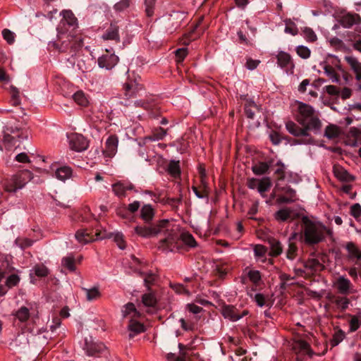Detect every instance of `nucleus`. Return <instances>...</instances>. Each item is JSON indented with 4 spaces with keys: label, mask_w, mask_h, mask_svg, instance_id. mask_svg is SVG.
I'll return each mask as SVG.
<instances>
[{
    "label": "nucleus",
    "mask_w": 361,
    "mask_h": 361,
    "mask_svg": "<svg viewBox=\"0 0 361 361\" xmlns=\"http://www.w3.org/2000/svg\"><path fill=\"white\" fill-rule=\"evenodd\" d=\"M133 234L144 238L160 236L158 249L162 251L173 252L178 248V235L174 225L167 219L150 225H137L133 228Z\"/></svg>",
    "instance_id": "nucleus-1"
},
{
    "label": "nucleus",
    "mask_w": 361,
    "mask_h": 361,
    "mask_svg": "<svg viewBox=\"0 0 361 361\" xmlns=\"http://www.w3.org/2000/svg\"><path fill=\"white\" fill-rule=\"evenodd\" d=\"M63 19L61 20V27L58 28V39L61 42H53V47L61 52H69L73 55L80 50L83 46V39L81 35L72 34L71 32L66 33L64 31L68 29V25L72 31L78 27V20L73 13L70 10H63L61 12Z\"/></svg>",
    "instance_id": "nucleus-2"
},
{
    "label": "nucleus",
    "mask_w": 361,
    "mask_h": 361,
    "mask_svg": "<svg viewBox=\"0 0 361 361\" xmlns=\"http://www.w3.org/2000/svg\"><path fill=\"white\" fill-rule=\"evenodd\" d=\"M8 130L13 135L5 134L3 139V145L6 151V156L11 157L12 152L17 151L14 158H29V157H37L44 158L37 153L36 150L33 152H18L19 145H16L18 139H27L30 135L29 128L25 124H18L11 127Z\"/></svg>",
    "instance_id": "nucleus-3"
},
{
    "label": "nucleus",
    "mask_w": 361,
    "mask_h": 361,
    "mask_svg": "<svg viewBox=\"0 0 361 361\" xmlns=\"http://www.w3.org/2000/svg\"><path fill=\"white\" fill-rule=\"evenodd\" d=\"M304 240L307 244L313 245L321 242L327 232L326 226L307 217L302 218Z\"/></svg>",
    "instance_id": "nucleus-4"
},
{
    "label": "nucleus",
    "mask_w": 361,
    "mask_h": 361,
    "mask_svg": "<svg viewBox=\"0 0 361 361\" xmlns=\"http://www.w3.org/2000/svg\"><path fill=\"white\" fill-rule=\"evenodd\" d=\"M297 121L300 125H305L315 133L319 132L322 127V122L315 115L314 109L310 105L302 102L298 104Z\"/></svg>",
    "instance_id": "nucleus-5"
},
{
    "label": "nucleus",
    "mask_w": 361,
    "mask_h": 361,
    "mask_svg": "<svg viewBox=\"0 0 361 361\" xmlns=\"http://www.w3.org/2000/svg\"><path fill=\"white\" fill-rule=\"evenodd\" d=\"M32 178L30 171L24 170L12 176L4 182V189L7 192H16L23 188L25 184Z\"/></svg>",
    "instance_id": "nucleus-6"
},
{
    "label": "nucleus",
    "mask_w": 361,
    "mask_h": 361,
    "mask_svg": "<svg viewBox=\"0 0 361 361\" xmlns=\"http://www.w3.org/2000/svg\"><path fill=\"white\" fill-rule=\"evenodd\" d=\"M302 128L298 126L293 121H289L286 123V128L289 133L295 137H303L301 140H294V143L297 144H310L313 139L310 136L309 131L310 128H307L305 125H302Z\"/></svg>",
    "instance_id": "nucleus-7"
},
{
    "label": "nucleus",
    "mask_w": 361,
    "mask_h": 361,
    "mask_svg": "<svg viewBox=\"0 0 361 361\" xmlns=\"http://www.w3.org/2000/svg\"><path fill=\"white\" fill-rule=\"evenodd\" d=\"M276 63L281 68L283 69L288 74L293 73L295 63L290 54L279 51L276 55Z\"/></svg>",
    "instance_id": "nucleus-8"
},
{
    "label": "nucleus",
    "mask_w": 361,
    "mask_h": 361,
    "mask_svg": "<svg viewBox=\"0 0 361 361\" xmlns=\"http://www.w3.org/2000/svg\"><path fill=\"white\" fill-rule=\"evenodd\" d=\"M69 147L75 152H82L87 149L89 140L82 135L73 133L68 136Z\"/></svg>",
    "instance_id": "nucleus-9"
},
{
    "label": "nucleus",
    "mask_w": 361,
    "mask_h": 361,
    "mask_svg": "<svg viewBox=\"0 0 361 361\" xmlns=\"http://www.w3.org/2000/svg\"><path fill=\"white\" fill-rule=\"evenodd\" d=\"M293 348L297 354V360L302 361L305 356L311 357L313 351L308 343L303 340H297L293 343Z\"/></svg>",
    "instance_id": "nucleus-10"
},
{
    "label": "nucleus",
    "mask_w": 361,
    "mask_h": 361,
    "mask_svg": "<svg viewBox=\"0 0 361 361\" xmlns=\"http://www.w3.org/2000/svg\"><path fill=\"white\" fill-rule=\"evenodd\" d=\"M75 238L81 245H85L92 243L96 240L103 238L99 233H95L94 235L92 231L88 229H80L75 233Z\"/></svg>",
    "instance_id": "nucleus-11"
},
{
    "label": "nucleus",
    "mask_w": 361,
    "mask_h": 361,
    "mask_svg": "<svg viewBox=\"0 0 361 361\" xmlns=\"http://www.w3.org/2000/svg\"><path fill=\"white\" fill-rule=\"evenodd\" d=\"M118 137L116 135H111L106 139L104 147L103 149V154L106 157H114L118 149Z\"/></svg>",
    "instance_id": "nucleus-12"
},
{
    "label": "nucleus",
    "mask_w": 361,
    "mask_h": 361,
    "mask_svg": "<svg viewBox=\"0 0 361 361\" xmlns=\"http://www.w3.org/2000/svg\"><path fill=\"white\" fill-rule=\"evenodd\" d=\"M123 90L127 98L135 97L140 91L143 90V85L137 80H129L123 85Z\"/></svg>",
    "instance_id": "nucleus-13"
},
{
    "label": "nucleus",
    "mask_w": 361,
    "mask_h": 361,
    "mask_svg": "<svg viewBox=\"0 0 361 361\" xmlns=\"http://www.w3.org/2000/svg\"><path fill=\"white\" fill-rule=\"evenodd\" d=\"M340 25L345 28H350L361 23V17L357 13H348L340 17Z\"/></svg>",
    "instance_id": "nucleus-14"
},
{
    "label": "nucleus",
    "mask_w": 361,
    "mask_h": 361,
    "mask_svg": "<svg viewBox=\"0 0 361 361\" xmlns=\"http://www.w3.org/2000/svg\"><path fill=\"white\" fill-rule=\"evenodd\" d=\"M221 313L225 319L232 322H235L247 314L248 312L244 310L241 314L238 312V310L231 305H225L222 307Z\"/></svg>",
    "instance_id": "nucleus-15"
},
{
    "label": "nucleus",
    "mask_w": 361,
    "mask_h": 361,
    "mask_svg": "<svg viewBox=\"0 0 361 361\" xmlns=\"http://www.w3.org/2000/svg\"><path fill=\"white\" fill-rule=\"evenodd\" d=\"M118 62V57L114 54H103L98 59V65L100 68L111 70Z\"/></svg>",
    "instance_id": "nucleus-16"
},
{
    "label": "nucleus",
    "mask_w": 361,
    "mask_h": 361,
    "mask_svg": "<svg viewBox=\"0 0 361 361\" xmlns=\"http://www.w3.org/2000/svg\"><path fill=\"white\" fill-rule=\"evenodd\" d=\"M106 346L102 343L94 342L92 341H88L85 340V345L84 350L89 356H97L99 354L105 350Z\"/></svg>",
    "instance_id": "nucleus-17"
},
{
    "label": "nucleus",
    "mask_w": 361,
    "mask_h": 361,
    "mask_svg": "<svg viewBox=\"0 0 361 361\" xmlns=\"http://www.w3.org/2000/svg\"><path fill=\"white\" fill-rule=\"evenodd\" d=\"M335 288L341 294H348L351 292L352 283L345 276H339L334 283Z\"/></svg>",
    "instance_id": "nucleus-18"
},
{
    "label": "nucleus",
    "mask_w": 361,
    "mask_h": 361,
    "mask_svg": "<svg viewBox=\"0 0 361 361\" xmlns=\"http://www.w3.org/2000/svg\"><path fill=\"white\" fill-rule=\"evenodd\" d=\"M32 310V305L29 304L27 306L20 307L16 311L13 312L12 314L16 319L21 323H25L29 320Z\"/></svg>",
    "instance_id": "nucleus-19"
},
{
    "label": "nucleus",
    "mask_w": 361,
    "mask_h": 361,
    "mask_svg": "<svg viewBox=\"0 0 361 361\" xmlns=\"http://www.w3.org/2000/svg\"><path fill=\"white\" fill-rule=\"evenodd\" d=\"M334 176L341 181L350 182L355 178L348 173L343 166L340 165H334L333 168Z\"/></svg>",
    "instance_id": "nucleus-20"
},
{
    "label": "nucleus",
    "mask_w": 361,
    "mask_h": 361,
    "mask_svg": "<svg viewBox=\"0 0 361 361\" xmlns=\"http://www.w3.org/2000/svg\"><path fill=\"white\" fill-rule=\"evenodd\" d=\"M93 63V59L89 56H78L76 59V66L82 73L90 71Z\"/></svg>",
    "instance_id": "nucleus-21"
},
{
    "label": "nucleus",
    "mask_w": 361,
    "mask_h": 361,
    "mask_svg": "<svg viewBox=\"0 0 361 361\" xmlns=\"http://www.w3.org/2000/svg\"><path fill=\"white\" fill-rule=\"evenodd\" d=\"M133 185L130 183H123L118 181L112 185V189L116 195L124 197L126 190H133Z\"/></svg>",
    "instance_id": "nucleus-22"
},
{
    "label": "nucleus",
    "mask_w": 361,
    "mask_h": 361,
    "mask_svg": "<svg viewBox=\"0 0 361 361\" xmlns=\"http://www.w3.org/2000/svg\"><path fill=\"white\" fill-rule=\"evenodd\" d=\"M104 40H114L116 42H120V37L118 34V26L116 24L111 23L110 27L106 30L105 33L102 35Z\"/></svg>",
    "instance_id": "nucleus-23"
},
{
    "label": "nucleus",
    "mask_w": 361,
    "mask_h": 361,
    "mask_svg": "<svg viewBox=\"0 0 361 361\" xmlns=\"http://www.w3.org/2000/svg\"><path fill=\"white\" fill-rule=\"evenodd\" d=\"M350 134L351 135L352 137L349 138L348 140V145L353 147L360 146L358 152L361 158V137L360 135V131L357 129L353 128L350 130Z\"/></svg>",
    "instance_id": "nucleus-24"
},
{
    "label": "nucleus",
    "mask_w": 361,
    "mask_h": 361,
    "mask_svg": "<svg viewBox=\"0 0 361 361\" xmlns=\"http://www.w3.org/2000/svg\"><path fill=\"white\" fill-rule=\"evenodd\" d=\"M128 329V331H130V338H132L135 335L144 332L145 331L144 325L142 323L135 321L134 319H130Z\"/></svg>",
    "instance_id": "nucleus-25"
},
{
    "label": "nucleus",
    "mask_w": 361,
    "mask_h": 361,
    "mask_svg": "<svg viewBox=\"0 0 361 361\" xmlns=\"http://www.w3.org/2000/svg\"><path fill=\"white\" fill-rule=\"evenodd\" d=\"M122 314L123 317H130L133 319L139 318L141 314L135 307L133 303L129 302L126 304L122 310Z\"/></svg>",
    "instance_id": "nucleus-26"
},
{
    "label": "nucleus",
    "mask_w": 361,
    "mask_h": 361,
    "mask_svg": "<svg viewBox=\"0 0 361 361\" xmlns=\"http://www.w3.org/2000/svg\"><path fill=\"white\" fill-rule=\"evenodd\" d=\"M72 97L74 102L82 107H87L90 104L89 97L82 90L75 92Z\"/></svg>",
    "instance_id": "nucleus-27"
},
{
    "label": "nucleus",
    "mask_w": 361,
    "mask_h": 361,
    "mask_svg": "<svg viewBox=\"0 0 361 361\" xmlns=\"http://www.w3.org/2000/svg\"><path fill=\"white\" fill-rule=\"evenodd\" d=\"M345 60L355 72L356 80H361V63L353 56H347Z\"/></svg>",
    "instance_id": "nucleus-28"
},
{
    "label": "nucleus",
    "mask_w": 361,
    "mask_h": 361,
    "mask_svg": "<svg viewBox=\"0 0 361 361\" xmlns=\"http://www.w3.org/2000/svg\"><path fill=\"white\" fill-rule=\"evenodd\" d=\"M167 134V130H165L161 127L154 128L152 131V134L146 136L145 140L147 141H156L163 140Z\"/></svg>",
    "instance_id": "nucleus-29"
},
{
    "label": "nucleus",
    "mask_w": 361,
    "mask_h": 361,
    "mask_svg": "<svg viewBox=\"0 0 361 361\" xmlns=\"http://www.w3.org/2000/svg\"><path fill=\"white\" fill-rule=\"evenodd\" d=\"M154 216L153 208L149 204L144 205L140 211V217L145 223L150 222Z\"/></svg>",
    "instance_id": "nucleus-30"
},
{
    "label": "nucleus",
    "mask_w": 361,
    "mask_h": 361,
    "mask_svg": "<svg viewBox=\"0 0 361 361\" xmlns=\"http://www.w3.org/2000/svg\"><path fill=\"white\" fill-rule=\"evenodd\" d=\"M345 247L350 259L361 261V250L353 243H348Z\"/></svg>",
    "instance_id": "nucleus-31"
},
{
    "label": "nucleus",
    "mask_w": 361,
    "mask_h": 361,
    "mask_svg": "<svg viewBox=\"0 0 361 361\" xmlns=\"http://www.w3.org/2000/svg\"><path fill=\"white\" fill-rule=\"evenodd\" d=\"M341 133V128L336 125L330 124L325 128L324 136L329 139L338 137Z\"/></svg>",
    "instance_id": "nucleus-32"
},
{
    "label": "nucleus",
    "mask_w": 361,
    "mask_h": 361,
    "mask_svg": "<svg viewBox=\"0 0 361 361\" xmlns=\"http://www.w3.org/2000/svg\"><path fill=\"white\" fill-rule=\"evenodd\" d=\"M168 173L173 178H178L180 174L179 161L171 160L167 168Z\"/></svg>",
    "instance_id": "nucleus-33"
},
{
    "label": "nucleus",
    "mask_w": 361,
    "mask_h": 361,
    "mask_svg": "<svg viewBox=\"0 0 361 361\" xmlns=\"http://www.w3.org/2000/svg\"><path fill=\"white\" fill-rule=\"evenodd\" d=\"M271 187V179L268 177L259 179V185L257 191L262 197H264V192H267Z\"/></svg>",
    "instance_id": "nucleus-34"
},
{
    "label": "nucleus",
    "mask_w": 361,
    "mask_h": 361,
    "mask_svg": "<svg viewBox=\"0 0 361 361\" xmlns=\"http://www.w3.org/2000/svg\"><path fill=\"white\" fill-rule=\"evenodd\" d=\"M269 242L271 246L270 255L276 257L282 253L283 247L279 240L274 238H271L269 240Z\"/></svg>",
    "instance_id": "nucleus-35"
},
{
    "label": "nucleus",
    "mask_w": 361,
    "mask_h": 361,
    "mask_svg": "<svg viewBox=\"0 0 361 361\" xmlns=\"http://www.w3.org/2000/svg\"><path fill=\"white\" fill-rule=\"evenodd\" d=\"M71 174L72 170L68 166H62L56 171V177L61 180H65L69 178Z\"/></svg>",
    "instance_id": "nucleus-36"
},
{
    "label": "nucleus",
    "mask_w": 361,
    "mask_h": 361,
    "mask_svg": "<svg viewBox=\"0 0 361 361\" xmlns=\"http://www.w3.org/2000/svg\"><path fill=\"white\" fill-rule=\"evenodd\" d=\"M180 238L181 241L189 247H195L197 245L192 235L189 233H183Z\"/></svg>",
    "instance_id": "nucleus-37"
},
{
    "label": "nucleus",
    "mask_w": 361,
    "mask_h": 361,
    "mask_svg": "<svg viewBox=\"0 0 361 361\" xmlns=\"http://www.w3.org/2000/svg\"><path fill=\"white\" fill-rule=\"evenodd\" d=\"M86 293V298L88 301H92L99 299L101 297V293L98 288H83Z\"/></svg>",
    "instance_id": "nucleus-38"
},
{
    "label": "nucleus",
    "mask_w": 361,
    "mask_h": 361,
    "mask_svg": "<svg viewBox=\"0 0 361 361\" xmlns=\"http://www.w3.org/2000/svg\"><path fill=\"white\" fill-rule=\"evenodd\" d=\"M267 249L262 245H256L254 247V254L257 259L264 262Z\"/></svg>",
    "instance_id": "nucleus-39"
},
{
    "label": "nucleus",
    "mask_w": 361,
    "mask_h": 361,
    "mask_svg": "<svg viewBox=\"0 0 361 361\" xmlns=\"http://www.w3.org/2000/svg\"><path fill=\"white\" fill-rule=\"evenodd\" d=\"M142 301L144 305L147 307H154L157 302L154 294L152 293L144 294L142 297Z\"/></svg>",
    "instance_id": "nucleus-40"
},
{
    "label": "nucleus",
    "mask_w": 361,
    "mask_h": 361,
    "mask_svg": "<svg viewBox=\"0 0 361 361\" xmlns=\"http://www.w3.org/2000/svg\"><path fill=\"white\" fill-rule=\"evenodd\" d=\"M62 266L70 271H74L75 270V258L71 256H66L62 259Z\"/></svg>",
    "instance_id": "nucleus-41"
},
{
    "label": "nucleus",
    "mask_w": 361,
    "mask_h": 361,
    "mask_svg": "<svg viewBox=\"0 0 361 361\" xmlns=\"http://www.w3.org/2000/svg\"><path fill=\"white\" fill-rule=\"evenodd\" d=\"M269 168V165L266 162H259L252 166V171L256 175H262L265 173Z\"/></svg>",
    "instance_id": "nucleus-42"
},
{
    "label": "nucleus",
    "mask_w": 361,
    "mask_h": 361,
    "mask_svg": "<svg viewBox=\"0 0 361 361\" xmlns=\"http://www.w3.org/2000/svg\"><path fill=\"white\" fill-rule=\"evenodd\" d=\"M157 0H145V12L147 17H152L154 13Z\"/></svg>",
    "instance_id": "nucleus-43"
},
{
    "label": "nucleus",
    "mask_w": 361,
    "mask_h": 361,
    "mask_svg": "<svg viewBox=\"0 0 361 361\" xmlns=\"http://www.w3.org/2000/svg\"><path fill=\"white\" fill-rule=\"evenodd\" d=\"M286 27H285V32L290 34L293 36L296 35L298 33V29L295 23H293L290 19H286L284 20Z\"/></svg>",
    "instance_id": "nucleus-44"
},
{
    "label": "nucleus",
    "mask_w": 361,
    "mask_h": 361,
    "mask_svg": "<svg viewBox=\"0 0 361 361\" xmlns=\"http://www.w3.org/2000/svg\"><path fill=\"white\" fill-rule=\"evenodd\" d=\"M274 217L277 221H285L290 217V210L287 208L281 209L275 213Z\"/></svg>",
    "instance_id": "nucleus-45"
},
{
    "label": "nucleus",
    "mask_w": 361,
    "mask_h": 361,
    "mask_svg": "<svg viewBox=\"0 0 361 361\" xmlns=\"http://www.w3.org/2000/svg\"><path fill=\"white\" fill-rule=\"evenodd\" d=\"M32 271L38 277H44L49 274L48 269L43 264L35 266Z\"/></svg>",
    "instance_id": "nucleus-46"
},
{
    "label": "nucleus",
    "mask_w": 361,
    "mask_h": 361,
    "mask_svg": "<svg viewBox=\"0 0 361 361\" xmlns=\"http://www.w3.org/2000/svg\"><path fill=\"white\" fill-rule=\"evenodd\" d=\"M247 277L250 281L253 283L255 285H259V282L262 279L261 274L257 270H250L247 273Z\"/></svg>",
    "instance_id": "nucleus-47"
},
{
    "label": "nucleus",
    "mask_w": 361,
    "mask_h": 361,
    "mask_svg": "<svg viewBox=\"0 0 361 361\" xmlns=\"http://www.w3.org/2000/svg\"><path fill=\"white\" fill-rule=\"evenodd\" d=\"M334 303L337 308L340 309L341 311H344L348 308L350 301L347 298L337 297L334 300Z\"/></svg>",
    "instance_id": "nucleus-48"
},
{
    "label": "nucleus",
    "mask_w": 361,
    "mask_h": 361,
    "mask_svg": "<svg viewBox=\"0 0 361 361\" xmlns=\"http://www.w3.org/2000/svg\"><path fill=\"white\" fill-rule=\"evenodd\" d=\"M111 237L114 238V240L117 244L118 247L123 250L126 248V241L124 240V236L122 233H115L111 235Z\"/></svg>",
    "instance_id": "nucleus-49"
},
{
    "label": "nucleus",
    "mask_w": 361,
    "mask_h": 361,
    "mask_svg": "<svg viewBox=\"0 0 361 361\" xmlns=\"http://www.w3.org/2000/svg\"><path fill=\"white\" fill-rule=\"evenodd\" d=\"M11 102L12 103V105L13 106H18L20 104V99L19 97V90L17 87L14 86H11Z\"/></svg>",
    "instance_id": "nucleus-50"
},
{
    "label": "nucleus",
    "mask_w": 361,
    "mask_h": 361,
    "mask_svg": "<svg viewBox=\"0 0 361 361\" xmlns=\"http://www.w3.org/2000/svg\"><path fill=\"white\" fill-rule=\"evenodd\" d=\"M305 267L314 271H319L322 269V264L315 259H312L306 262Z\"/></svg>",
    "instance_id": "nucleus-51"
},
{
    "label": "nucleus",
    "mask_w": 361,
    "mask_h": 361,
    "mask_svg": "<svg viewBox=\"0 0 361 361\" xmlns=\"http://www.w3.org/2000/svg\"><path fill=\"white\" fill-rule=\"evenodd\" d=\"M324 72L333 82H338L339 81V77L333 67L330 66H325Z\"/></svg>",
    "instance_id": "nucleus-52"
},
{
    "label": "nucleus",
    "mask_w": 361,
    "mask_h": 361,
    "mask_svg": "<svg viewBox=\"0 0 361 361\" xmlns=\"http://www.w3.org/2000/svg\"><path fill=\"white\" fill-rule=\"evenodd\" d=\"M296 52L302 59H308L311 53L308 47L302 45L296 47Z\"/></svg>",
    "instance_id": "nucleus-53"
},
{
    "label": "nucleus",
    "mask_w": 361,
    "mask_h": 361,
    "mask_svg": "<svg viewBox=\"0 0 361 361\" xmlns=\"http://www.w3.org/2000/svg\"><path fill=\"white\" fill-rule=\"evenodd\" d=\"M130 5V0H121L116 3L114 8L116 11H123L128 8Z\"/></svg>",
    "instance_id": "nucleus-54"
},
{
    "label": "nucleus",
    "mask_w": 361,
    "mask_h": 361,
    "mask_svg": "<svg viewBox=\"0 0 361 361\" xmlns=\"http://www.w3.org/2000/svg\"><path fill=\"white\" fill-rule=\"evenodd\" d=\"M20 281V277L17 274H11L10 275L6 281V285L8 288H12L13 286H16Z\"/></svg>",
    "instance_id": "nucleus-55"
},
{
    "label": "nucleus",
    "mask_w": 361,
    "mask_h": 361,
    "mask_svg": "<svg viewBox=\"0 0 361 361\" xmlns=\"http://www.w3.org/2000/svg\"><path fill=\"white\" fill-rule=\"evenodd\" d=\"M140 274L143 277L145 284L147 288H149L154 283V281L156 279V276L152 273H149V274L140 273Z\"/></svg>",
    "instance_id": "nucleus-56"
},
{
    "label": "nucleus",
    "mask_w": 361,
    "mask_h": 361,
    "mask_svg": "<svg viewBox=\"0 0 361 361\" xmlns=\"http://www.w3.org/2000/svg\"><path fill=\"white\" fill-rule=\"evenodd\" d=\"M4 39L9 44H11L15 41L14 33L8 29H4L2 31Z\"/></svg>",
    "instance_id": "nucleus-57"
},
{
    "label": "nucleus",
    "mask_w": 361,
    "mask_h": 361,
    "mask_svg": "<svg viewBox=\"0 0 361 361\" xmlns=\"http://www.w3.org/2000/svg\"><path fill=\"white\" fill-rule=\"evenodd\" d=\"M303 33L305 37L310 42H314L317 39L316 34L312 28L305 27L303 30Z\"/></svg>",
    "instance_id": "nucleus-58"
},
{
    "label": "nucleus",
    "mask_w": 361,
    "mask_h": 361,
    "mask_svg": "<svg viewBox=\"0 0 361 361\" xmlns=\"http://www.w3.org/2000/svg\"><path fill=\"white\" fill-rule=\"evenodd\" d=\"M175 54H176L177 62H178V63L182 62L184 60V59L186 57V56L188 55V49L187 48L178 49L175 51Z\"/></svg>",
    "instance_id": "nucleus-59"
},
{
    "label": "nucleus",
    "mask_w": 361,
    "mask_h": 361,
    "mask_svg": "<svg viewBox=\"0 0 361 361\" xmlns=\"http://www.w3.org/2000/svg\"><path fill=\"white\" fill-rule=\"evenodd\" d=\"M297 247L293 243H289L288 249L287 250V257L290 259H293L296 256Z\"/></svg>",
    "instance_id": "nucleus-60"
},
{
    "label": "nucleus",
    "mask_w": 361,
    "mask_h": 361,
    "mask_svg": "<svg viewBox=\"0 0 361 361\" xmlns=\"http://www.w3.org/2000/svg\"><path fill=\"white\" fill-rule=\"evenodd\" d=\"M350 331L353 332L357 330L361 324V322L358 319V318L355 316H353L350 320Z\"/></svg>",
    "instance_id": "nucleus-61"
},
{
    "label": "nucleus",
    "mask_w": 361,
    "mask_h": 361,
    "mask_svg": "<svg viewBox=\"0 0 361 361\" xmlns=\"http://www.w3.org/2000/svg\"><path fill=\"white\" fill-rule=\"evenodd\" d=\"M350 214L355 219L361 216V206L358 204H354L350 207Z\"/></svg>",
    "instance_id": "nucleus-62"
},
{
    "label": "nucleus",
    "mask_w": 361,
    "mask_h": 361,
    "mask_svg": "<svg viewBox=\"0 0 361 361\" xmlns=\"http://www.w3.org/2000/svg\"><path fill=\"white\" fill-rule=\"evenodd\" d=\"M259 202H254L248 210L247 215L250 219H256L254 216L258 212Z\"/></svg>",
    "instance_id": "nucleus-63"
},
{
    "label": "nucleus",
    "mask_w": 361,
    "mask_h": 361,
    "mask_svg": "<svg viewBox=\"0 0 361 361\" xmlns=\"http://www.w3.org/2000/svg\"><path fill=\"white\" fill-rule=\"evenodd\" d=\"M186 309L191 313L197 314L203 311L201 307H199L195 304L190 303L186 305Z\"/></svg>",
    "instance_id": "nucleus-64"
}]
</instances>
